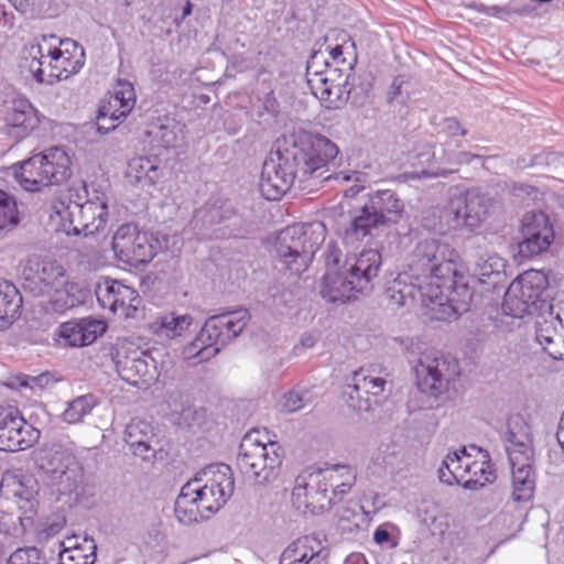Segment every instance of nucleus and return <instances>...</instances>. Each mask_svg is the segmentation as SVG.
Here are the masks:
<instances>
[{"label": "nucleus", "instance_id": "nucleus-1", "mask_svg": "<svg viewBox=\"0 0 564 564\" xmlns=\"http://www.w3.org/2000/svg\"><path fill=\"white\" fill-rule=\"evenodd\" d=\"M338 147L319 134L299 133L278 139L262 164L259 181L261 195L268 200H278L299 182L311 178L328 180L324 176L326 165L336 159Z\"/></svg>", "mask_w": 564, "mask_h": 564}, {"label": "nucleus", "instance_id": "nucleus-2", "mask_svg": "<svg viewBox=\"0 0 564 564\" xmlns=\"http://www.w3.org/2000/svg\"><path fill=\"white\" fill-rule=\"evenodd\" d=\"M453 250L437 239H424L412 251L408 269L400 272L387 286L386 296L398 307H412L427 284L451 279L454 273Z\"/></svg>", "mask_w": 564, "mask_h": 564}, {"label": "nucleus", "instance_id": "nucleus-3", "mask_svg": "<svg viewBox=\"0 0 564 564\" xmlns=\"http://www.w3.org/2000/svg\"><path fill=\"white\" fill-rule=\"evenodd\" d=\"M54 208L59 230L68 236H93L105 228L108 219L107 195L97 188L89 191L85 182L73 184Z\"/></svg>", "mask_w": 564, "mask_h": 564}, {"label": "nucleus", "instance_id": "nucleus-4", "mask_svg": "<svg viewBox=\"0 0 564 564\" xmlns=\"http://www.w3.org/2000/svg\"><path fill=\"white\" fill-rule=\"evenodd\" d=\"M249 319L250 314L246 308L210 316L195 339L184 346L183 358L193 365L208 361L241 334Z\"/></svg>", "mask_w": 564, "mask_h": 564}, {"label": "nucleus", "instance_id": "nucleus-5", "mask_svg": "<svg viewBox=\"0 0 564 564\" xmlns=\"http://www.w3.org/2000/svg\"><path fill=\"white\" fill-rule=\"evenodd\" d=\"M63 45H72L78 56L68 55L57 47L44 46L40 43L25 46L20 67L26 69L40 84L53 85L78 73L84 66V48L74 41H64Z\"/></svg>", "mask_w": 564, "mask_h": 564}, {"label": "nucleus", "instance_id": "nucleus-6", "mask_svg": "<svg viewBox=\"0 0 564 564\" xmlns=\"http://www.w3.org/2000/svg\"><path fill=\"white\" fill-rule=\"evenodd\" d=\"M12 175L26 192L57 185L72 175V160L61 147H52L11 166Z\"/></svg>", "mask_w": 564, "mask_h": 564}, {"label": "nucleus", "instance_id": "nucleus-7", "mask_svg": "<svg viewBox=\"0 0 564 564\" xmlns=\"http://www.w3.org/2000/svg\"><path fill=\"white\" fill-rule=\"evenodd\" d=\"M281 463V446L270 438L267 431L252 430L242 437L237 456V467L250 484L269 482Z\"/></svg>", "mask_w": 564, "mask_h": 564}, {"label": "nucleus", "instance_id": "nucleus-8", "mask_svg": "<svg viewBox=\"0 0 564 564\" xmlns=\"http://www.w3.org/2000/svg\"><path fill=\"white\" fill-rule=\"evenodd\" d=\"M473 296L471 288L464 276H457L454 268L451 279L427 284L426 291L420 293L419 303L429 318L447 322L467 312Z\"/></svg>", "mask_w": 564, "mask_h": 564}, {"label": "nucleus", "instance_id": "nucleus-9", "mask_svg": "<svg viewBox=\"0 0 564 564\" xmlns=\"http://www.w3.org/2000/svg\"><path fill=\"white\" fill-rule=\"evenodd\" d=\"M324 240L322 223L295 224L278 236L276 252L289 270L300 274L307 269Z\"/></svg>", "mask_w": 564, "mask_h": 564}, {"label": "nucleus", "instance_id": "nucleus-10", "mask_svg": "<svg viewBox=\"0 0 564 564\" xmlns=\"http://www.w3.org/2000/svg\"><path fill=\"white\" fill-rule=\"evenodd\" d=\"M546 285L547 280L542 272L525 271L507 289L502 302L503 313L514 318H522L540 312L545 304L543 293Z\"/></svg>", "mask_w": 564, "mask_h": 564}, {"label": "nucleus", "instance_id": "nucleus-11", "mask_svg": "<svg viewBox=\"0 0 564 564\" xmlns=\"http://www.w3.org/2000/svg\"><path fill=\"white\" fill-rule=\"evenodd\" d=\"M194 485L197 500L205 511V517L216 513L231 497L235 480L231 468L226 464L209 465L189 480Z\"/></svg>", "mask_w": 564, "mask_h": 564}, {"label": "nucleus", "instance_id": "nucleus-12", "mask_svg": "<svg viewBox=\"0 0 564 564\" xmlns=\"http://www.w3.org/2000/svg\"><path fill=\"white\" fill-rule=\"evenodd\" d=\"M417 389L427 395L437 397L448 390L449 383L459 376L455 358L431 349L421 354L414 367Z\"/></svg>", "mask_w": 564, "mask_h": 564}, {"label": "nucleus", "instance_id": "nucleus-13", "mask_svg": "<svg viewBox=\"0 0 564 564\" xmlns=\"http://www.w3.org/2000/svg\"><path fill=\"white\" fill-rule=\"evenodd\" d=\"M494 200L478 188H469L449 200L445 215L452 217L449 227L475 230L489 217Z\"/></svg>", "mask_w": 564, "mask_h": 564}, {"label": "nucleus", "instance_id": "nucleus-14", "mask_svg": "<svg viewBox=\"0 0 564 564\" xmlns=\"http://www.w3.org/2000/svg\"><path fill=\"white\" fill-rule=\"evenodd\" d=\"M135 101L133 85L126 79H119L113 86L109 99L104 101L98 109L97 131L100 134H106L115 130L132 111Z\"/></svg>", "mask_w": 564, "mask_h": 564}, {"label": "nucleus", "instance_id": "nucleus-15", "mask_svg": "<svg viewBox=\"0 0 564 564\" xmlns=\"http://www.w3.org/2000/svg\"><path fill=\"white\" fill-rule=\"evenodd\" d=\"M112 250L121 262L133 267L148 263L154 257V248L147 234L139 231L133 224H123L117 229Z\"/></svg>", "mask_w": 564, "mask_h": 564}, {"label": "nucleus", "instance_id": "nucleus-16", "mask_svg": "<svg viewBox=\"0 0 564 564\" xmlns=\"http://www.w3.org/2000/svg\"><path fill=\"white\" fill-rule=\"evenodd\" d=\"M115 364L120 378L131 386L148 388L158 379L156 361L139 348L118 350Z\"/></svg>", "mask_w": 564, "mask_h": 564}, {"label": "nucleus", "instance_id": "nucleus-17", "mask_svg": "<svg viewBox=\"0 0 564 564\" xmlns=\"http://www.w3.org/2000/svg\"><path fill=\"white\" fill-rule=\"evenodd\" d=\"M37 436L39 431L26 424L17 408L0 405V451L25 449Z\"/></svg>", "mask_w": 564, "mask_h": 564}, {"label": "nucleus", "instance_id": "nucleus-18", "mask_svg": "<svg viewBox=\"0 0 564 564\" xmlns=\"http://www.w3.org/2000/svg\"><path fill=\"white\" fill-rule=\"evenodd\" d=\"M521 234L522 241L519 242V253L522 257H533L545 251L554 239L553 226L542 212L524 215Z\"/></svg>", "mask_w": 564, "mask_h": 564}, {"label": "nucleus", "instance_id": "nucleus-19", "mask_svg": "<svg viewBox=\"0 0 564 564\" xmlns=\"http://www.w3.org/2000/svg\"><path fill=\"white\" fill-rule=\"evenodd\" d=\"M315 475L316 470L297 476L292 491V502L295 508L313 514L322 513L334 506V497L329 496L323 482L312 485V478Z\"/></svg>", "mask_w": 564, "mask_h": 564}, {"label": "nucleus", "instance_id": "nucleus-20", "mask_svg": "<svg viewBox=\"0 0 564 564\" xmlns=\"http://www.w3.org/2000/svg\"><path fill=\"white\" fill-rule=\"evenodd\" d=\"M35 464L53 485L66 481V488L70 489L72 484H76V470L72 468L76 464L75 456L62 446L39 451Z\"/></svg>", "mask_w": 564, "mask_h": 564}, {"label": "nucleus", "instance_id": "nucleus-21", "mask_svg": "<svg viewBox=\"0 0 564 564\" xmlns=\"http://www.w3.org/2000/svg\"><path fill=\"white\" fill-rule=\"evenodd\" d=\"M95 294L102 308H108L111 313L120 311L127 317L131 315V311H137L135 302H140L133 288L110 278H104L97 283Z\"/></svg>", "mask_w": 564, "mask_h": 564}, {"label": "nucleus", "instance_id": "nucleus-22", "mask_svg": "<svg viewBox=\"0 0 564 564\" xmlns=\"http://www.w3.org/2000/svg\"><path fill=\"white\" fill-rule=\"evenodd\" d=\"M381 262L380 252L376 249H368L358 256L348 257L341 270L357 286V292L362 293L371 289V282L377 278Z\"/></svg>", "mask_w": 564, "mask_h": 564}, {"label": "nucleus", "instance_id": "nucleus-23", "mask_svg": "<svg viewBox=\"0 0 564 564\" xmlns=\"http://www.w3.org/2000/svg\"><path fill=\"white\" fill-rule=\"evenodd\" d=\"M503 441L509 462L534 459L531 426L523 416L516 414L508 417Z\"/></svg>", "mask_w": 564, "mask_h": 564}, {"label": "nucleus", "instance_id": "nucleus-24", "mask_svg": "<svg viewBox=\"0 0 564 564\" xmlns=\"http://www.w3.org/2000/svg\"><path fill=\"white\" fill-rule=\"evenodd\" d=\"M107 329V325L95 318H80L59 325L57 336L65 346L84 347L93 344Z\"/></svg>", "mask_w": 564, "mask_h": 564}, {"label": "nucleus", "instance_id": "nucleus-25", "mask_svg": "<svg viewBox=\"0 0 564 564\" xmlns=\"http://www.w3.org/2000/svg\"><path fill=\"white\" fill-rule=\"evenodd\" d=\"M344 72V68H339L336 75L333 76V80L317 78L312 83V94L317 99H319L326 108L338 109L343 107L349 99V74Z\"/></svg>", "mask_w": 564, "mask_h": 564}, {"label": "nucleus", "instance_id": "nucleus-26", "mask_svg": "<svg viewBox=\"0 0 564 564\" xmlns=\"http://www.w3.org/2000/svg\"><path fill=\"white\" fill-rule=\"evenodd\" d=\"M185 126L170 116L152 117L147 126L145 134L151 143L164 149H175L184 143Z\"/></svg>", "mask_w": 564, "mask_h": 564}, {"label": "nucleus", "instance_id": "nucleus-27", "mask_svg": "<svg viewBox=\"0 0 564 564\" xmlns=\"http://www.w3.org/2000/svg\"><path fill=\"white\" fill-rule=\"evenodd\" d=\"M356 475L348 465H332L316 469L312 485L323 482L329 496L334 497V505L340 501L355 484Z\"/></svg>", "mask_w": 564, "mask_h": 564}, {"label": "nucleus", "instance_id": "nucleus-28", "mask_svg": "<svg viewBox=\"0 0 564 564\" xmlns=\"http://www.w3.org/2000/svg\"><path fill=\"white\" fill-rule=\"evenodd\" d=\"M13 486V496L17 498V505L22 512L19 520L21 525L26 529L33 524V516L36 513L39 484L32 475L21 474L14 478Z\"/></svg>", "mask_w": 564, "mask_h": 564}, {"label": "nucleus", "instance_id": "nucleus-29", "mask_svg": "<svg viewBox=\"0 0 564 564\" xmlns=\"http://www.w3.org/2000/svg\"><path fill=\"white\" fill-rule=\"evenodd\" d=\"M325 557L322 542L315 536L305 535L282 552L280 564H322Z\"/></svg>", "mask_w": 564, "mask_h": 564}, {"label": "nucleus", "instance_id": "nucleus-30", "mask_svg": "<svg viewBox=\"0 0 564 564\" xmlns=\"http://www.w3.org/2000/svg\"><path fill=\"white\" fill-rule=\"evenodd\" d=\"M15 138L23 139L29 135L40 123L37 110L26 99L13 100L6 118Z\"/></svg>", "mask_w": 564, "mask_h": 564}, {"label": "nucleus", "instance_id": "nucleus-31", "mask_svg": "<svg viewBox=\"0 0 564 564\" xmlns=\"http://www.w3.org/2000/svg\"><path fill=\"white\" fill-rule=\"evenodd\" d=\"M512 473V492L514 502L530 501L535 491L536 473L533 467V459H514L510 462Z\"/></svg>", "mask_w": 564, "mask_h": 564}, {"label": "nucleus", "instance_id": "nucleus-32", "mask_svg": "<svg viewBox=\"0 0 564 564\" xmlns=\"http://www.w3.org/2000/svg\"><path fill=\"white\" fill-rule=\"evenodd\" d=\"M383 226L397 224L403 213L404 204L391 189H379L369 195L367 202Z\"/></svg>", "mask_w": 564, "mask_h": 564}, {"label": "nucleus", "instance_id": "nucleus-33", "mask_svg": "<svg viewBox=\"0 0 564 564\" xmlns=\"http://www.w3.org/2000/svg\"><path fill=\"white\" fill-rule=\"evenodd\" d=\"M357 286L344 273L341 268L338 271H327L323 278L321 295L330 303H345L357 294Z\"/></svg>", "mask_w": 564, "mask_h": 564}, {"label": "nucleus", "instance_id": "nucleus-34", "mask_svg": "<svg viewBox=\"0 0 564 564\" xmlns=\"http://www.w3.org/2000/svg\"><path fill=\"white\" fill-rule=\"evenodd\" d=\"M127 176L141 187L153 186L163 176L161 160L158 156H137L128 164Z\"/></svg>", "mask_w": 564, "mask_h": 564}, {"label": "nucleus", "instance_id": "nucleus-35", "mask_svg": "<svg viewBox=\"0 0 564 564\" xmlns=\"http://www.w3.org/2000/svg\"><path fill=\"white\" fill-rule=\"evenodd\" d=\"M194 485L186 482L180 495L177 496L174 505V513L177 521L185 525H191L198 522L200 519H208L205 517V511L200 508V502L197 500Z\"/></svg>", "mask_w": 564, "mask_h": 564}, {"label": "nucleus", "instance_id": "nucleus-36", "mask_svg": "<svg viewBox=\"0 0 564 564\" xmlns=\"http://www.w3.org/2000/svg\"><path fill=\"white\" fill-rule=\"evenodd\" d=\"M22 296L17 286L7 280H0V329L9 328L21 315Z\"/></svg>", "mask_w": 564, "mask_h": 564}, {"label": "nucleus", "instance_id": "nucleus-37", "mask_svg": "<svg viewBox=\"0 0 564 564\" xmlns=\"http://www.w3.org/2000/svg\"><path fill=\"white\" fill-rule=\"evenodd\" d=\"M87 291L77 283H66L63 289L55 290L51 295L45 310L63 314L64 312L83 305L87 299Z\"/></svg>", "mask_w": 564, "mask_h": 564}, {"label": "nucleus", "instance_id": "nucleus-38", "mask_svg": "<svg viewBox=\"0 0 564 564\" xmlns=\"http://www.w3.org/2000/svg\"><path fill=\"white\" fill-rule=\"evenodd\" d=\"M154 427L151 422L134 417L126 426L124 442L133 449L135 455L145 456L152 449Z\"/></svg>", "mask_w": 564, "mask_h": 564}, {"label": "nucleus", "instance_id": "nucleus-39", "mask_svg": "<svg viewBox=\"0 0 564 564\" xmlns=\"http://www.w3.org/2000/svg\"><path fill=\"white\" fill-rule=\"evenodd\" d=\"M383 226L378 216L371 212L370 205L366 203L350 225L345 229L344 240L346 243L361 241L365 237L371 235V230Z\"/></svg>", "mask_w": 564, "mask_h": 564}, {"label": "nucleus", "instance_id": "nucleus-40", "mask_svg": "<svg viewBox=\"0 0 564 564\" xmlns=\"http://www.w3.org/2000/svg\"><path fill=\"white\" fill-rule=\"evenodd\" d=\"M440 152H437V147L425 143L423 144L416 152V159L420 164L427 165H436L434 169H424L420 174H416V177L421 178H431L438 176H446L447 174L454 173L457 171L455 167H446V163H441L438 158L442 155V150L438 147Z\"/></svg>", "mask_w": 564, "mask_h": 564}, {"label": "nucleus", "instance_id": "nucleus-41", "mask_svg": "<svg viewBox=\"0 0 564 564\" xmlns=\"http://www.w3.org/2000/svg\"><path fill=\"white\" fill-rule=\"evenodd\" d=\"M192 323L193 317L189 314L170 313L154 321L151 328L156 335L173 339L186 332Z\"/></svg>", "mask_w": 564, "mask_h": 564}, {"label": "nucleus", "instance_id": "nucleus-42", "mask_svg": "<svg viewBox=\"0 0 564 564\" xmlns=\"http://www.w3.org/2000/svg\"><path fill=\"white\" fill-rule=\"evenodd\" d=\"M97 545L94 539H85L83 544L64 547L58 553V564H95Z\"/></svg>", "mask_w": 564, "mask_h": 564}, {"label": "nucleus", "instance_id": "nucleus-43", "mask_svg": "<svg viewBox=\"0 0 564 564\" xmlns=\"http://www.w3.org/2000/svg\"><path fill=\"white\" fill-rule=\"evenodd\" d=\"M339 68H332L328 59L323 52H314L306 63V82L310 89H313V80L329 79L336 75Z\"/></svg>", "mask_w": 564, "mask_h": 564}, {"label": "nucleus", "instance_id": "nucleus-44", "mask_svg": "<svg viewBox=\"0 0 564 564\" xmlns=\"http://www.w3.org/2000/svg\"><path fill=\"white\" fill-rule=\"evenodd\" d=\"M20 223V213L15 197L0 189V231H10Z\"/></svg>", "mask_w": 564, "mask_h": 564}, {"label": "nucleus", "instance_id": "nucleus-45", "mask_svg": "<svg viewBox=\"0 0 564 564\" xmlns=\"http://www.w3.org/2000/svg\"><path fill=\"white\" fill-rule=\"evenodd\" d=\"M386 386V380L380 377H371L364 369L352 373L351 393L364 391L366 395H379Z\"/></svg>", "mask_w": 564, "mask_h": 564}, {"label": "nucleus", "instance_id": "nucleus-46", "mask_svg": "<svg viewBox=\"0 0 564 564\" xmlns=\"http://www.w3.org/2000/svg\"><path fill=\"white\" fill-rule=\"evenodd\" d=\"M65 276V269L56 261H41L36 264L33 280L45 288L54 286Z\"/></svg>", "mask_w": 564, "mask_h": 564}, {"label": "nucleus", "instance_id": "nucleus-47", "mask_svg": "<svg viewBox=\"0 0 564 564\" xmlns=\"http://www.w3.org/2000/svg\"><path fill=\"white\" fill-rule=\"evenodd\" d=\"M94 405L91 395L77 397L67 403V408L62 413V420L67 424H77L91 412Z\"/></svg>", "mask_w": 564, "mask_h": 564}, {"label": "nucleus", "instance_id": "nucleus-48", "mask_svg": "<svg viewBox=\"0 0 564 564\" xmlns=\"http://www.w3.org/2000/svg\"><path fill=\"white\" fill-rule=\"evenodd\" d=\"M505 260L497 254H486L478 258L476 261L475 274L481 283L487 280L499 276L505 270Z\"/></svg>", "mask_w": 564, "mask_h": 564}, {"label": "nucleus", "instance_id": "nucleus-49", "mask_svg": "<svg viewBox=\"0 0 564 564\" xmlns=\"http://www.w3.org/2000/svg\"><path fill=\"white\" fill-rule=\"evenodd\" d=\"M479 453L482 454L484 460L481 463L470 460L465 462V471L466 476L469 475L468 478H479L481 482V487L485 486L486 482H491L495 479V475L490 469V457L487 451H482L478 448Z\"/></svg>", "mask_w": 564, "mask_h": 564}, {"label": "nucleus", "instance_id": "nucleus-50", "mask_svg": "<svg viewBox=\"0 0 564 564\" xmlns=\"http://www.w3.org/2000/svg\"><path fill=\"white\" fill-rule=\"evenodd\" d=\"M460 455L462 462L459 464H455L452 466V473L457 471V478L455 479V484L460 485L465 489L477 490L481 487V482L479 478H467L465 471V462H469L470 455L467 454L466 448H462L457 451Z\"/></svg>", "mask_w": 564, "mask_h": 564}, {"label": "nucleus", "instance_id": "nucleus-51", "mask_svg": "<svg viewBox=\"0 0 564 564\" xmlns=\"http://www.w3.org/2000/svg\"><path fill=\"white\" fill-rule=\"evenodd\" d=\"M8 564H47V562L39 549L23 547L10 555Z\"/></svg>", "mask_w": 564, "mask_h": 564}, {"label": "nucleus", "instance_id": "nucleus-52", "mask_svg": "<svg viewBox=\"0 0 564 564\" xmlns=\"http://www.w3.org/2000/svg\"><path fill=\"white\" fill-rule=\"evenodd\" d=\"M307 391L291 390L290 392L284 394L281 402V409L286 413H293L303 409L307 404Z\"/></svg>", "mask_w": 564, "mask_h": 564}, {"label": "nucleus", "instance_id": "nucleus-53", "mask_svg": "<svg viewBox=\"0 0 564 564\" xmlns=\"http://www.w3.org/2000/svg\"><path fill=\"white\" fill-rule=\"evenodd\" d=\"M462 458L458 452L448 453L438 468L440 480L446 485L455 484L457 474L455 475V471L452 473V466L455 464H459Z\"/></svg>", "mask_w": 564, "mask_h": 564}, {"label": "nucleus", "instance_id": "nucleus-54", "mask_svg": "<svg viewBox=\"0 0 564 564\" xmlns=\"http://www.w3.org/2000/svg\"><path fill=\"white\" fill-rule=\"evenodd\" d=\"M451 143H448L449 145ZM447 143H441L440 148L442 150V155L438 158L441 163H446V165H459L462 163H468L477 155H474L469 152H456L454 150L446 149Z\"/></svg>", "mask_w": 564, "mask_h": 564}, {"label": "nucleus", "instance_id": "nucleus-55", "mask_svg": "<svg viewBox=\"0 0 564 564\" xmlns=\"http://www.w3.org/2000/svg\"><path fill=\"white\" fill-rule=\"evenodd\" d=\"M351 383L347 384L344 394L347 397L348 405L358 412H368L371 410V401L368 395L360 391L358 393H351Z\"/></svg>", "mask_w": 564, "mask_h": 564}, {"label": "nucleus", "instance_id": "nucleus-56", "mask_svg": "<svg viewBox=\"0 0 564 564\" xmlns=\"http://www.w3.org/2000/svg\"><path fill=\"white\" fill-rule=\"evenodd\" d=\"M558 335L557 330L551 322H544L536 327L535 339L541 345L543 350L547 354V347L553 345L555 337Z\"/></svg>", "mask_w": 564, "mask_h": 564}, {"label": "nucleus", "instance_id": "nucleus-57", "mask_svg": "<svg viewBox=\"0 0 564 564\" xmlns=\"http://www.w3.org/2000/svg\"><path fill=\"white\" fill-rule=\"evenodd\" d=\"M436 129H437L438 134H445L449 138L467 134V130L465 128H463L460 126L459 121L454 117L443 118L436 124Z\"/></svg>", "mask_w": 564, "mask_h": 564}, {"label": "nucleus", "instance_id": "nucleus-58", "mask_svg": "<svg viewBox=\"0 0 564 564\" xmlns=\"http://www.w3.org/2000/svg\"><path fill=\"white\" fill-rule=\"evenodd\" d=\"M232 210L229 207L213 205L207 208L205 218L209 224H221L230 219Z\"/></svg>", "mask_w": 564, "mask_h": 564}, {"label": "nucleus", "instance_id": "nucleus-59", "mask_svg": "<svg viewBox=\"0 0 564 564\" xmlns=\"http://www.w3.org/2000/svg\"><path fill=\"white\" fill-rule=\"evenodd\" d=\"M349 50H355V42L348 41L343 45H336L329 51V55L333 59V63L336 65L335 68H339L338 57H343L345 54H350Z\"/></svg>", "mask_w": 564, "mask_h": 564}, {"label": "nucleus", "instance_id": "nucleus-60", "mask_svg": "<svg viewBox=\"0 0 564 564\" xmlns=\"http://www.w3.org/2000/svg\"><path fill=\"white\" fill-rule=\"evenodd\" d=\"M547 355L555 360L564 359V334L558 333L553 345L547 347Z\"/></svg>", "mask_w": 564, "mask_h": 564}, {"label": "nucleus", "instance_id": "nucleus-61", "mask_svg": "<svg viewBox=\"0 0 564 564\" xmlns=\"http://www.w3.org/2000/svg\"><path fill=\"white\" fill-rule=\"evenodd\" d=\"M263 111L271 117H276L280 112V105L272 91L263 98Z\"/></svg>", "mask_w": 564, "mask_h": 564}, {"label": "nucleus", "instance_id": "nucleus-62", "mask_svg": "<svg viewBox=\"0 0 564 564\" xmlns=\"http://www.w3.org/2000/svg\"><path fill=\"white\" fill-rule=\"evenodd\" d=\"M405 83L403 76H397L391 83L389 93H388V101L392 102L400 94L403 84Z\"/></svg>", "mask_w": 564, "mask_h": 564}, {"label": "nucleus", "instance_id": "nucleus-63", "mask_svg": "<svg viewBox=\"0 0 564 564\" xmlns=\"http://www.w3.org/2000/svg\"><path fill=\"white\" fill-rule=\"evenodd\" d=\"M339 66H346V70L351 72L354 65L357 62L355 50H351L350 54H345L343 57H338Z\"/></svg>", "mask_w": 564, "mask_h": 564}, {"label": "nucleus", "instance_id": "nucleus-64", "mask_svg": "<svg viewBox=\"0 0 564 564\" xmlns=\"http://www.w3.org/2000/svg\"><path fill=\"white\" fill-rule=\"evenodd\" d=\"M390 538L391 535L389 531L382 527L377 528L376 531L373 532V541L377 544L387 543L390 541Z\"/></svg>", "mask_w": 564, "mask_h": 564}]
</instances>
